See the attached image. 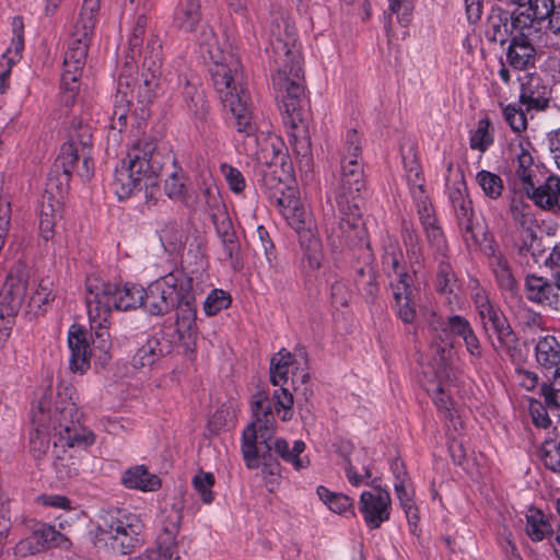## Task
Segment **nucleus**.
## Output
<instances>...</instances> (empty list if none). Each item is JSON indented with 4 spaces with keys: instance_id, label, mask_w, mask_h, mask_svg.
<instances>
[{
    "instance_id": "obj_26",
    "label": "nucleus",
    "mask_w": 560,
    "mask_h": 560,
    "mask_svg": "<svg viewBox=\"0 0 560 560\" xmlns=\"http://www.w3.org/2000/svg\"><path fill=\"white\" fill-rule=\"evenodd\" d=\"M174 346L166 336L161 334V338H151L137 350L131 364L135 369L151 366L159 358L171 353Z\"/></svg>"
},
{
    "instance_id": "obj_41",
    "label": "nucleus",
    "mask_w": 560,
    "mask_h": 560,
    "mask_svg": "<svg viewBox=\"0 0 560 560\" xmlns=\"http://www.w3.org/2000/svg\"><path fill=\"white\" fill-rule=\"evenodd\" d=\"M144 289L137 285H125L118 288L116 285V293L114 299V308L120 311H128L139 306L144 307Z\"/></svg>"
},
{
    "instance_id": "obj_32",
    "label": "nucleus",
    "mask_w": 560,
    "mask_h": 560,
    "mask_svg": "<svg viewBox=\"0 0 560 560\" xmlns=\"http://www.w3.org/2000/svg\"><path fill=\"white\" fill-rule=\"evenodd\" d=\"M535 358L538 365L545 370L560 366V342L555 336L540 337L535 346Z\"/></svg>"
},
{
    "instance_id": "obj_55",
    "label": "nucleus",
    "mask_w": 560,
    "mask_h": 560,
    "mask_svg": "<svg viewBox=\"0 0 560 560\" xmlns=\"http://www.w3.org/2000/svg\"><path fill=\"white\" fill-rule=\"evenodd\" d=\"M476 178L479 186L488 197L495 199L501 196L503 182L499 175L488 171H480Z\"/></svg>"
},
{
    "instance_id": "obj_34",
    "label": "nucleus",
    "mask_w": 560,
    "mask_h": 560,
    "mask_svg": "<svg viewBox=\"0 0 560 560\" xmlns=\"http://www.w3.org/2000/svg\"><path fill=\"white\" fill-rule=\"evenodd\" d=\"M57 535L52 527L42 526L35 529L30 537L21 540L15 547V552L21 556L38 552L56 541Z\"/></svg>"
},
{
    "instance_id": "obj_24",
    "label": "nucleus",
    "mask_w": 560,
    "mask_h": 560,
    "mask_svg": "<svg viewBox=\"0 0 560 560\" xmlns=\"http://www.w3.org/2000/svg\"><path fill=\"white\" fill-rule=\"evenodd\" d=\"M55 192L62 197L66 192H58L56 189H50L47 185L46 194L43 197L40 212H39V232L45 241L52 238L56 223L61 219V203L56 198Z\"/></svg>"
},
{
    "instance_id": "obj_20",
    "label": "nucleus",
    "mask_w": 560,
    "mask_h": 560,
    "mask_svg": "<svg viewBox=\"0 0 560 560\" xmlns=\"http://www.w3.org/2000/svg\"><path fill=\"white\" fill-rule=\"evenodd\" d=\"M427 327L435 338L446 337L453 340L454 336L464 338L472 329L470 323L460 315L442 318L434 311L423 313Z\"/></svg>"
},
{
    "instance_id": "obj_49",
    "label": "nucleus",
    "mask_w": 560,
    "mask_h": 560,
    "mask_svg": "<svg viewBox=\"0 0 560 560\" xmlns=\"http://www.w3.org/2000/svg\"><path fill=\"white\" fill-rule=\"evenodd\" d=\"M317 494L320 500L328 505V508L338 514L345 513L347 511H352L353 500L341 493L330 492L327 488L320 486L317 488Z\"/></svg>"
},
{
    "instance_id": "obj_22",
    "label": "nucleus",
    "mask_w": 560,
    "mask_h": 560,
    "mask_svg": "<svg viewBox=\"0 0 560 560\" xmlns=\"http://www.w3.org/2000/svg\"><path fill=\"white\" fill-rule=\"evenodd\" d=\"M551 90L544 80L535 74L526 77L522 83L520 102L527 110H544L549 106Z\"/></svg>"
},
{
    "instance_id": "obj_64",
    "label": "nucleus",
    "mask_w": 560,
    "mask_h": 560,
    "mask_svg": "<svg viewBox=\"0 0 560 560\" xmlns=\"http://www.w3.org/2000/svg\"><path fill=\"white\" fill-rule=\"evenodd\" d=\"M423 228L427 232V238L430 245L435 249L436 255H439L441 258H445L447 253V245L441 228L435 223Z\"/></svg>"
},
{
    "instance_id": "obj_21",
    "label": "nucleus",
    "mask_w": 560,
    "mask_h": 560,
    "mask_svg": "<svg viewBox=\"0 0 560 560\" xmlns=\"http://www.w3.org/2000/svg\"><path fill=\"white\" fill-rule=\"evenodd\" d=\"M489 337L491 339L492 347L499 354H505L511 360H516L522 354L518 337L512 329L506 317H503L500 322H497L490 327Z\"/></svg>"
},
{
    "instance_id": "obj_45",
    "label": "nucleus",
    "mask_w": 560,
    "mask_h": 560,
    "mask_svg": "<svg viewBox=\"0 0 560 560\" xmlns=\"http://www.w3.org/2000/svg\"><path fill=\"white\" fill-rule=\"evenodd\" d=\"M537 454L545 468L560 474V434L546 439L538 448Z\"/></svg>"
},
{
    "instance_id": "obj_18",
    "label": "nucleus",
    "mask_w": 560,
    "mask_h": 560,
    "mask_svg": "<svg viewBox=\"0 0 560 560\" xmlns=\"http://www.w3.org/2000/svg\"><path fill=\"white\" fill-rule=\"evenodd\" d=\"M513 221L517 230L523 234V243L518 248L521 255L530 253L535 256V244L537 243L536 230L538 223L532 212V206L522 201L513 200L510 207Z\"/></svg>"
},
{
    "instance_id": "obj_28",
    "label": "nucleus",
    "mask_w": 560,
    "mask_h": 560,
    "mask_svg": "<svg viewBox=\"0 0 560 560\" xmlns=\"http://www.w3.org/2000/svg\"><path fill=\"white\" fill-rule=\"evenodd\" d=\"M201 22L199 0H179L173 18L174 27L184 33H191Z\"/></svg>"
},
{
    "instance_id": "obj_33",
    "label": "nucleus",
    "mask_w": 560,
    "mask_h": 560,
    "mask_svg": "<svg viewBox=\"0 0 560 560\" xmlns=\"http://www.w3.org/2000/svg\"><path fill=\"white\" fill-rule=\"evenodd\" d=\"M556 287L542 277L528 275L525 280L526 296L529 301L552 305L557 301Z\"/></svg>"
},
{
    "instance_id": "obj_52",
    "label": "nucleus",
    "mask_w": 560,
    "mask_h": 560,
    "mask_svg": "<svg viewBox=\"0 0 560 560\" xmlns=\"http://www.w3.org/2000/svg\"><path fill=\"white\" fill-rule=\"evenodd\" d=\"M389 4V13L386 16L387 23L386 28H390L392 26V15L395 14L397 16V21L402 25L407 26L411 20V14L413 10L412 0H388Z\"/></svg>"
},
{
    "instance_id": "obj_37",
    "label": "nucleus",
    "mask_w": 560,
    "mask_h": 560,
    "mask_svg": "<svg viewBox=\"0 0 560 560\" xmlns=\"http://www.w3.org/2000/svg\"><path fill=\"white\" fill-rule=\"evenodd\" d=\"M300 246L304 253L310 268L318 269L322 266L323 253L319 238L310 226H304L296 231Z\"/></svg>"
},
{
    "instance_id": "obj_23",
    "label": "nucleus",
    "mask_w": 560,
    "mask_h": 560,
    "mask_svg": "<svg viewBox=\"0 0 560 560\" xmlns=\"http://www.w3.org/2000/svg\"><path fill=\"white\" fill-rule=\"evenodd\" d=\"M161 43L156 37L152 36L148 39L140 79H137L136 81L132 79V84L141 83L159 91L161 75Z\"/></svg>"
},
{
    "instance_id": "obj_50",
    "label": "nucleus",
    "mask_w": 560,
    "mask_h": 560,
    "mask_svg": "<svg viewBox=\"0 0 560 560\" xmlns=\"http://www.w3.org/2000/svg\"><path fill=\"white\" fill-rule=\"evenodd\" d=\"M14 36L11 40L10 47L3 54V59L7 63L14 65L22 56L24 49V37H23V22L21 18H14L13 23Z\"/></svg>"
},
{
    "instance_id": "obj_27",
    "label": "nucleus",
    "mask_w": 560,
    "mask_h": 560,
    "mask_svg": "<svg viewBox=\"0 0 560 560\" xmlns=\"http://www.w3.org/2000/svg\"><path fill=\"white\" fill-rule=\"evenodd\" d=\"M526 2L527 10H517L514 22L523 24L525 21L526 27L544 32L542 23L553 12L555 0H526Z\"/></svg>"
},
{
    "instance_id": "obj_40",
    "label": "nucleus",
    "mask_w": 560,
    "mask_h": 560,
    "mask_svg": "<svg viewBox=\"0 0 560 560\" xmlns=\"http://www.w3.org/2000/svg\"><path fill=\"white\" fill-rule=\"evenodd\" d=\"M526 534L533 541H541L553 535L549 518L539 510H533L526 515Z\"/></svg>"
},
{
    "instance_id": "obj_15",
    "label": "nucleus",
    "mask_w": 560,
    "mask_h": 560,
    "mask_svg": "<svg viewBox=\"0 0 560 560\" xmlns=\"http://www.w3.org/2000/svg\"><path fill=\"white\" fill-rule=\"evenodd\" d=\"M27 288L28 278L24 269L18 268L7 276L0 290V316L13 320L20 311H25Z\"/></svg>"
},
{
    "instance_id": "obj_9",
    "label": "nucleus",
    "mask_w": 560,
    "mask_h": 560,
    "mask_svg": "<svg viewBox=\"0 0 560 560\" xmlns=\"http://www.w3.org/2000/svg\"><path fill=\"white\" fill-rule=\"evenodd\" d=\"M143 527L138 515L116 511L103 517V522L98 525L100 540L105 541L113 550L128 555L140 546Z\"/></svg>"
},
{
    "instance_id": "obj_61",
    "label": "nucleus",
    "mask_w": 560,
    "mask_h": 560,
    "mask_svg": "<svg viewBox=\"0 0 560 560\" xmlns=\"http://www.w3.org/2000/svg\"><path fill=\"white\" fill-rule=\"evenodd\" d=\"M423 192L424 191L422 185H417L411 188L413 198L418 200L417 206L420 221L423 226H428L436 223V220L432 215V209L431 206L427 202V198H422Z\"/></svg>"
},
{
    "instance_id": "obj_54",
    "label": "nucleus",
    "mask_w": 560,
    "mask_h": 560,
    "mask_svg": "<svg viewBox=\"0 0 560 560\" xmlns=\"http://www.w3.org/2000/svg\"><path fill=\"white\" fill-rule=\"evenodd\" d=\"M395 310L398 318L405 324H413L417 317L415 295H394Z\"/></svg>"
},
{
    "instance_id": "obj_53",
    "label": "nucleus",
    "mask_w": 560,
    "mask_h": 560,
    "mask_svg": "<svg viewBox=\"0 0 560 560\" xmlns=\"http://www.w3.org/2000/svg\"><path fill=\"white\" fill-rule=\"evenodd\" d=\"M277 100L280 103L279 107H280V110L282 113L284 124L295 131L294 133H292V137L294 138V151H295V153L299 154V155H302L304 158L308 156L310 153H311V142H310V139L306 136H303L301 140L298 139V137H299V135L301 132H305V130L301 126V124H302V109L300 108V120L296 121L295 126H292L290 122L287 121L288 118L285 119L287 114L283 110L281 100L280 98H277ZM301 102H302V100L300 101V103Z\"/></svg>"
},
{
    "instance_id": "obj_19",
    "label": "nucleus",
    "mask_w": 560,
    "mask_h": 560,
    "mask_svg": "<svg viewBox=\"0 0 560 560\" xmlns=\"http://www.w3.org/2000/svg\"><path fill=\"white\" fill-rule=\"evenodd\" d=\"M49 400L46 396H42L37 405L32 409V423L34 431L31 433L30 445L31 451L35 457L44 455L49 446L52 431L47 424L46 407H48Z\"/></svg>"
},
{
    "instance_id": "obj_25",
    "label": "nucleus",
    "mask_w": 560,
    "mask_h": 560,
    "mask_svg": "<svg viewBox=\"0 0 560 560\" xmlns=\"http://www.w3.org/2000/svg\"><path fill=\"white\" fill-rule=\"evenodd\" d=\"M486 253L489 266L500 289L514 294L516 292L517 281L513 276L506 256L492 245L487 247Z\"/></svg>"
},
{
    "instance_id": "obj_48",
    "label": "nucleus",
    "mask_w": 560,
    "mask_h": 560,
    "mask_svg": "<svg viewBox=\"0 0 560 560\" xmlns=\"http://www.w3.org/2000/svg\"><path fill=\"white\" fill-rule=\"evenodd\" d=\"M200 208L208 212L211 220L220 219L225 211V206L215 187H206L199 197Z\"/></svg>"
},
{
    "instance_id": "obj_60",
    "label": "nucleus",
    "mask_w": 560,
    "mask_h": 560,
    "mask_svg": "<svg viewBox=\"0 0 560 560\" xmlns=\"http://www.w3.org/2000/svg\"><path fill=\"white\" fill-rule=\"evenodd\" d=\"M152 560H179L175 536L160 535L158 538V557Z\"/></svg>"
},
{
    "instance_id": "obj_51",
    "label": "nucleus",
    "mask_w": 560,
    "mask_h": 560,
    "mask_svg": "<svg viewBox=\"0 0 560 560\" xmlns=\"http://www.w3.org/2000/svg\"><path fill=\"white\" fill-rule=\"evenodd\" d=\"M393 470L396 475V483H395V491L397 493V497L400 501V504L402 508H406L407 505L415 504L413 502V490L407 489L406 481L408 480L407 472L404 470L402 463H399L398 460L394 462L393 464Z\"/></svg>"
},
{
    "instance_id": "obj_56",
    "label": "nucleus",
    "mask_w": 560,
    "mask_h": 560,
    "mask_svg": "<svg viewBox=\"0 0 560 560\" xmlns=\"http://www.w3.org/2000/svg\"><path fill=\"white\" fill-rule=\"evenodd\" d=\"M456 287V278L451 265L441 259L436 272V290L443 294H452Z\"/></svg>"
},
{
    "instance_id": "obj_31",
    "label": "nucleus",
    "mask_w": 560,
    "mask_h": 560,
    "mask_svg": "<svg viewBox=\"0 0 560 560\" xmlns=\"http://www.w3.org/2000/svg\"><path fill=\"white\" fill-rule=\"evenodd\" d=\"M262 184L266 188L268 197L275 202L276 207L282 215L285 211V208H289V205L296 203L299 200L294 196V190L289 188L272 174H265L262 177Z\"/></svg>"
},
{
    "instance_id": "obj_58",
    "label": "nucleus",
    "mask_w": 560,
    "mask_h": 560,
    "mask_svg": "<svg viewBox=\"0 0 560 560\" xmlns=\"http://www.w3.org/2000/svg\"><path fill=\"white\" fill-rule=\"evenodd\" d=\"M490 120L488 118L480 119L476 131L470 137V148L485 152L493 142V138L489 132Z\"/></svg>"
},
{
    "instance_id": "obj_3",
    "label": "nucleus",
    "mask_w": 560,
    "mask_h": 560,
    "mask_svg": "<svg viewBox=\"0 0 560 560\" xmlns=\"http://www.w3.org/2000/svg\"><path fill=\"white\" fill-rule=\"evenodd\" d=\"M198 43L202 54H207L212 66L210 74L223 106L232 114L238 132L250 136L256 129L249 108V95L241 86V62L232 50H225L219 44L213 30L201 26Z\"/></svg>"
},
{
    "instance_id": "obj_42",
    "label": "nucleus",
    "mask_w": 560,
    "mask_h": 560,
    "mask_svg": "<svg viewBox=\"0 0 560 560\" xmlns=\"http://www.w3.org/2000/svg\"><path fill=\"white\" fill-rule=\"evenodd\" d=\"M54 467L57 478L60 480L70 479L78 476L80 470V460L65 447L55 448Z\"/></svg>"
},
{
    "instance_id": "obj_36",
    "label": "nucleus",
    "mask_w": 560,
    "mask_h": 560,
    "mask_svg": "<svg viewBox=\"0 0 560 560\" xmlns=\"http://www.w3.org/2000/svg\"><path fill=\"white\" fill-rule=\"evenodd\" d=\"M122 483L130 489L155 491L161 487V479L144 466H135L124 474Z\"/></svg>"
},
{
    "instance_id": "obj_16",
    "label": "nucleus",
    "mask_w": 560,
    "mask_h": 560,
    "mask_svg": "<svg viewBox=\"0 0 560 560\" xmlns=\"http://www.w3.org/2000/svg\"><path fill=\"white\" fill-rule=\"evenodd\" d=\"M450 199L467 245L480 243L486 235V228L481 220L475 215L471 200L459 188L451 191Z\"/></svg>"
},
{
    "instance_id": "obj_17",
    "label": "nucleus",
    "mask_w": 560,
    "mask_h": 560,
    "mask_svg": "<svg viewBox=\"0 0 560 560\" xmlns=\"http://www.w3.org/2000/svg\"><path fill=\"white\" fill-rule=\"evenodd\" d=\"M377 479H373L368 485L373 487V491H364L360 497L359 509L363 514L364 521L371 528H378L381 524L389 518L390 495L388 491L376 485Z\"/></svg>"
},
{
    "instance_id": "obj_57",
    "label": "nucleus",
    "mask_w": 560,
    "mask_h": 560,
    "mask_svg": "<svg viewBox=\"0 0 560 560\" xmlns=\"http://www.w3.org/2000/svg\"><path fill=\"white\" fill-rule=\"evenodd\" d=\"M231 302L232 300L228 292L215 289L207 296L203 308L207 315L212 316L222 310H226L231 305Z\"/></svg>"
},
{
    "instance_id": "obj_7",
    "label": "nucleus",
    "mask_w": 560,
    "mask_h": 560,
    "mask_svg": "<svg viewBox=\"0 0 560 560\" xmlns=\"http://www.w3.org/2000/svg\"><path fill=\"white\" fill-rule=\"evenodd\" d=\"M43 396L51 404V393ZM47 424L52 431L54 447H86L94 442V434L80 422V415L74 402L60 400L51 412L50 405L46 407Z\"/></svg>"
},
{
    "instance_id": "obj_12",
    "label": "nucleus",
    "mask_w": 560,
    "mask_h": 560,
    "mask_svg": "<svg viewBox=\"0 0 560 560\" xmlns=\"http://www.w3.org/2000/svg\"><path fill=\"white\" fill-rule=\"evenodd\" d=\"M147 22L148 19L145 14H139L129 36L126 51V61L124 70L118 80L114 105L128 104L129 107H131L133 104L135 89L132 88V79L130 78V73L133 69V65L136 63V59L141 51Z\"/></svg>"
},
{
    "instance_id": "obj_2",
    "label": "nucleus",
    "mask_w": 560,
    "mask_h": 560,
    "mask_svg": "<svg viewBox=\"0 0 560 560\" xmlns=\"http://www.w3.org/2000/svg\"><path fill=\"white\" fill-rule=\"evenodd\" d=\"M253 421L247 424L242 434V454L248 469H256L260 465L264 471L271 476L280 474L277 457L292 464L296 470L310 465L307 457H301L305 443L301 440L294 442L290 448L284 439L275 438L276 419L272 412L271 399L266 392H257L252 397Z\"/></svg>"
},
{
    "instance_id": "obj_59",
    "label": "nucleus",
    "mask_w": 560,
    "mask_h": 560,
    "mask_svg": "<svg viewBox=\"0 0 560 560\" xmlns=\"http://www.w3.org/2000/svg\"><path fill=\"white\" fill-rule=\"evenodd\" d=\"M431 336V351L435 355V360L439 361L440 365H446L453 354V340L446 337H434Z\"/></svg>"
},
{
    "instance_id": "obj_38",
    "label": "nucleus",
    "mask_w": 560,
    "mask_h": 560,
    "mask_svg": "<svg viewBox=\"0 0 560 560\" xmlns=\"http://www.w3.org/2000/svg\"><path fill=\"white\" fill-rule=\"evenodd\" d=\"M52 300V282L49 279H42L28 299L25 313L34 316L42 315L46 312V305Z\"/></svg>"
},
{
    "instance_id": "obj_47",
    "label": "nucleus",
    "mask_w": 560,
    "mask_h": 560,
    "mask_svg": "<svg viewBox=\"0 0 560 560\" xmlns=\"http://www.w3.org/2000/svg\"><path fill=\"white\" fill-rule=\"evenodd\" d=\"M354 282L357 289L366 301H373L376 298L378 285L372 267L364 266L358 269Z\"/></svg>"
},
{
    "instance_id": "obj_30",
    "label": "nucleus",
    "mask_w": 560,
    "mask_h": 560,
    "mask_svg": "<svg viewBox=\"0 0 560 560\" xmlns=\"http://www.w3.org/2000/svg\"><path fill=\"white\" fill-rule=\"evenodd\" d=\"M526 195L535 201V203L544 209H550L556 205H560V178L558 176H549L546 182L533 189L526 190Z\"/></svg>"
},
{
    "instance_id": "obj_6",
    "label": "nucleus",
    "mask_w": 560,
    "mask_h": 560,
    "mask_svg": "<svg viewBox=\"0 0 560 560\" xmlns=\"http://www.w3.org/2000/svg\"><path fill=\"white\" fill-rule=\"evenodd\" d=\"M92 138L91 127L84 124L83 118H73L69 128V140L61 147L48 174L50 189L61 194L67 192L72 172L80 160L82 165L77 168L78 176L82 180H89L92 177L94 171L91 159Z\"/></svg>"
},
{
    "instance_id": "obj_13",
    "label": "nucleus",
    "mask_w": 560,
    "mask_h": 560,
    "mask_svg": "<svg viewBox=\"0 0 560 560\" xmlns=\"http://www.w3.org/2000/svg\"><path fill=\"white\" fill-rule=\"evenodd\" d=\"M183 272H171L144 290V310L152 315L168 313L180 299Z\"/></svg>"
},
{
    "instance_id": "obj_10",
    "label": "nucleus",
    "mask_w": 560,
    "mask_h": 560,
    "mask_svg": "<svg viewBox=\"0 0 560 560\" xmlns=\"http://www.w3.org/2000/svg\"><path fill=\"white\" fill-rule=\"evenodd\" d=\"M175 326H164L161 334L167 337L173 345L184 342L187 347L194 343L197 337V308L192 293V279L182 277L180 299L176 301Z\"/></svg>"
},
{
    "instance_id": "obj_5",
    "label": "nucleus",
    "mask_w": 560,
    "mask_h": 560,
    "mask_svg": "<svg viewBox=\"0 0 560 560\" xmlns=\"http://www.w3.org/2000/svg\"><path fill=\"white\" fill-rule=\"evenodd\" d=\"M363 168L358 159L341 158V183L336 190L340 222L328 236L335 249L366 243V229L361 213L360 191L364 188Z\"/></svg>"
},
{
    "instance_id": "obj_14",
    "label": "nucleus",
    "mask_w": 560,
    "mask_h": 560,
    "mask_svg": "<svg viewBox=\"0 0 560 560\" xmlns=\"http://www.w3.org/2000/svg\"><path fill=\"white\" fill-rule=\"evenodd\" d=\"M116 284L105 282L97 276H89L85 280V304L90 320L109 319Z\"/></svg>"
},
{
    "instance_id": "obj_35",
    "label": "nucleus",
    "mask_w": 560,
    "mask_h": 560,
    "mask_svg": "<svg viewBox=\"0 0 560 560\" xmlns=\"http://www.w3.org/2000/svg\"><path fill=\"white\" fill-rule=\"evenodd\" d=\"M536 168L532 154L520 145V152L516 155L513 184L521 185V189L524 191L533 189V178L537 172Z\"/></svg>"
},
{
    "instance_id": "obj_8",
    "label": "nucleus",
    "mask_w": 560,
    "mask_h": 560,
    "mask_svg": "<svg viewBox=\"0 0 560 560\" xmlns=\"http://www.w3.org/2000/svg\"><path fill=\"white\" fill-rule=\"evenodd\" d=\"M91 329L94 330L92 345L88 342L85 332L78 326H72L68 335V347L70 349V370L74 373H84L90 369V360L94 351L101 352L100 359H104L112 346L109 335V319L90 320Z\"/></svg>"
},
{
    "instance_id": "obj_11",
    "label": "nucleus",
    "mask_w": 560,
    "mask_h": 560,
    "mask_svg": "<svg viewBox=\"0 0 560 560\" xmlns=\"http://www.w3.org/2000/svg\"><path fill=\"white\" fill-rule=\"evenodd\" d=\"M513 31L516 34L511 38L506 50L509 66L515 70L534 68L538 49L545 37L548 36L547 33L526 27L525 21L523 24L513 22Z\"/></svg>"
},
{
    "instance_id": "obj_29",
    "label": "nucleus",
    "mask_w": 560,
    "mask_h": 560,
    "mask_svg": "<svg viewBox=\"0 0 560 560\" xmlns=\"http://www.w3.org/2000/svg\"><path fill=\"white\" fill-rule=\"evenodd\" d=\"M516 13H518L517 10L513 12L503 9L493 10L488 19V38L493 43L503 45L511 33L510 27L513 30Z\"/></svg>"
},
{
    "instance_id": "obj_39",
    "label": "nucleus",
    "mask_w": 560,
    "mask_h": 560,
    "mask_svg": "<svg viewBox=\"0 0 560 560\" xmlns=\"http://www.w3.org/2000/svg\"><path fill=\"white\" fill-rule=\"evenodd\" d=\"M366 459L368 453L365 450L359 451L354 458L345 456V470L352 486L358 487L363 482L364 478H371L372 474L370 466L365 463Z\"/></svg>"
},
{
    "instance_id": "obj_4",
    "label": "nucleus",
    "mask_w": 560,
    "mask_h": 560,
    "mask_svg": "<svg viewBox=\"0 0 560 560\" xmlns=\"http://www.w3.org/2000/svg\"><path fill=\"white\" fill-rule=\"evenodd\" d=\"M270 47L276 65V73L272 77L276 97L282 102L287 121L295 126L300 120V101L304 96V78L296 30L282 14L276 15L271 22Z\"/></svg>"
},
{
    "instance_id": "obj_46",
    "label": "nucleus",
    "mask_w": 560,
    "mask_h": 560,
    "mask_svg": "<svg viewBox=\"0 0 560 560\" xmlns=\"http://www.w3.org/2000/svg\"><path fill=\"white\" fill-rule=\"evenodd\" d=\"M186 104L194 117L205 121L209 114V105L205 91L198 86L188 84L185 90Z\"/></svg>"
},
{
    "instance_id": "obj_1",
    "label": "nucleus",
    "mask_w": 560,
    "mask_h": 560,
    "mask_svg": "<svg viewBox=\"0 0 560 560\" xmlns=\"http://www.w3.org/2000/svg\"><path fill=\"white\" fill-rule=\"evenodd\" d=\"M163 172L167 175L164 190L168 198L188 205L183 168L175 156L167 150L162 151L152 138L139 139L130 147L121 166L115 171V191L119 199H125L136 190L150 189L145 196L152 197Z\"/></svg>"
},
{
    "instance_id": "obj_43",
    "label": "nucleus",
    "mask_w": 560,
    "mask_h": 560,
    "mask_svg": "<svg viewBox=\"0 0 560 560\" xmlns=\"http://www.w3.org/2000/svg\"><path fill=\"white\" fill-rule=\"evenodd\" d=\"M293 355L285 349H281L270 359V382L275 386L285 385L288 383V374L293 364Z\"/></svg>"
},
{
    "instance_id": "obj_62",
    "label": "nucleus",
    "mask_w": 560,
    "mask_h": 560,
    "mask_svg": "<svg viewBox=\"0 0 560 560\" xmlns=\"http://www.w3.org/2000/svg\"><path fill=\"white\" fill-rule=\"evenodd\" d=\"M503 116L514 132H522L527 127L525 113L516 105H506L503 107Z\"/></svg>"
},
{
    "instance_id": "obj_63",
    "label": "nucleus",
    "mask_w": 560,
    "mask_h": 560,
    "mask_svg": "<svg viewBox=\"0 0 560 560\" xmlns=\"http://www.w3.org/2000/svg\"><path fill=\"white\" fill-rule=\"evenodd\" d=\"M192 483L200 494L202 502L210 504L213 501V493L211 491V488L214 485L213 475L211 472H201L194 477Z\"/></svg>"
},
{
    "instance_id": "obj_44",
    "label": "nucleus",
    "mask_w": 560,
    "mask_h": 560,
    "mask_svg": "<svg viewBox=\"0 0 560 560\" xmlns=\"http://www.w3.org/2000/svg\"><path fill=\"white\" fill-rule=\"evenodd\" d=\"M160 240L168 253L179 252L186 244L187 236L179 222H167L160 232Z\"/></svg>"
}]
</instances>
